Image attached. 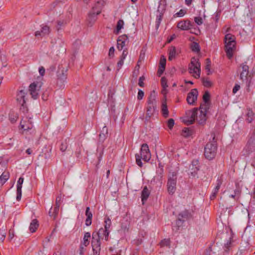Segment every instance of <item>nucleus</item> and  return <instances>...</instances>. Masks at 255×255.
I'll use <instances>...</instances> for the list:
<instances>
[{
	"mask_svg": "<svg viewBox=\"0 0 255 255\" xmlns=\"http://www.w3.org/2000/svg\"><path fill=\"white\" fill-rule=\"evenodd\" d=\"M104 223V228H101L98 232H94L92 234V236L99 239L105 238V240L107 241L109 240V235L110 232V228L111 226L112 222L109 217H107L105 219Z\"/></svg>",
	"mask_w": 255,
	"mask_h": 255,
	"instance_id": "1",
	"label": "nucleus"
},
{
	"mask_svg": "<svg viewBox=\"0 0 255 255\" xmlns=\"http://www.w3.org/2000/svg\"><path fill=\"white\" fill-rule=\"evenodd\" d=\"M174 125V121L173 119H170L167 122V126L168 128L171 129Z\"/></svg>",
	"mask_w": 255,
	"mask_h": 255,
	"instance_id": "50",
	"label": "nucleus"
},
{
	"mask_svg": "<svg viewBox=\"0 0 255 255\" xmlns=\"http://www.w3.org/2000/svg\"><path fill=\"white\" fill-rule=\"evenodd\" d=\"M50 28L47 25H44L42 27L40 31H36L35 32V36H44L46 34H48L50 32Z\"/></svg>",
	"mask_w": 255,
	"mask_h": 255,
	"instance_id": "22",
	"label": "nucleus"
},
{
	"mask_svg": "<svg viewBox=\"0 0 255 255\" xmlns=\"http://www.w3.org/2000/svg\"><path fill=\"white\" fill-rule=\"evenodd\" d=\"M124 60L120 58V60L117 63V70L119 71L122 68V66L124 64Z\"/></svg>",
	"mask_w": 255,
	"mask_h": 255,
	"instance_id": "56",
	"label": "nucleus"
},
{
	"mask_svg": "<svg viewBox=\"0 0 255 255\" xmlns=\"http://www.w3.org/2000/svg\"><path fill=\"white\" fill-rule=\"evenodd\" d=\"M161 113L162 116L166 118L169 116V111L166 102H163L161 106Z\"/></svg>",
	"mask_w": 255,
	"mask_h": 255,
	"instance_id": "30",
	"label": "nucleus"
},
{
	"mask_svg": "<svg viewBox=\"0 0 255 255\" xmlns=\"http://www.w3.org/2000/svg\"><path fill=\"white\" fill-rule=\"evenodd\" d=\"M53 211V210L52 207H51L49 211V215L51 218H53V219H55L57 217V215L55 214V213H54V212Z\"/></svg>",
	"mask_w": 255,
	"mask_h": 255,
	"instance_id": "60",
	"label": "nucleus"
},
{
	"mask_svg": "<svg viewBox=\"0 0 255 255\" xmlns=\"http://www.w3.org/2000/svg\"><path fill=\"white\" fill-rule=\"evenodd\" d=\"M62 202V196L61 195H59L56 199L55 205L60 206Z\"/></svg>",
	"mask_w": 255,
	"mask_h": 255,
	"instance_id": "51",
	"label": "nucleus"
},
{
	"mask_svg": "<svg viewBox=\"0 0 255 255\" xmlns=\"http://www.w3.org/2000/svg\"><path fill=\"white\" fill-rule=\"evenodd\" d=\"M57 76L58 78H60L62 80H66L67 79V75L63 71H62L61 73H59Z\"/></svg>",
	"mask_w": 255,
	"mask_h": 255,
	"instance_id": "53",
	"label": "nucleus"
},
{
	"mask_svg": "<svg viewBox=\"0 0 255 255\" xmlns=\"http://www.w3.org/2000/svg\"><path fill=\"white\" fill-rule=\"evenodd\" d=\"M128 54V51L127 49H125L123 50L122 54L120 58L123 59H124V60H125V59L126 58V57H127Z\"/></svg>",
	"mask_w": 255,
	"mask_h": 255,
	"instance_id": "63",
	"label": "nucleus"
},
{
	"mask_svg": "<svg viewBox=\"0 0 255 255\" xmlns=\"http://www.w3.org/2000/svg\"><path fill=\"white\" fill-rule=\"evenodd\" d=\"M42 86V83L38 82H34L29 86V91L32 98L35 100L39 97V92Z\"/></svg>",
	"mask_w": 255,
	"mask_h": 255,
	"instance_id": "9",
	"label": "nucleus"
},
{
	"mask_svg": "<svg viewBox=\"0 0 255 255\" xmlns=\"http://www.w3.org/2000/svg\"><path fill=\"white\" fill-rule=\"evenodd\" d=\"M193 130L190 128H184L182 131L181 135L185 137H187L192 134Z\"/></svg>",
	"mask_w": 255,
	"mask_h": 255,
	"instance_id": "33",
	"label": "nucleus"
},
{
	"mask_svg": "<svg viewBox=\"0 0 255 255\" xmlns=\"http://www.w3.org/2000/svg\"><path fill=\"white\" fill-rule=\"evenodd\" d=\"M107 0H97L94 5H96L98 8V12H100V9H102L103 6L106 4Z\"/></svg>",
	"mask_w": 255,
	"mask_h": 255,
	"instance_id": "37",
	"label": "nucleus"
},
{
	"mask_svg": "<svg viewBox=\"0 0 255 255\" xmlns=\"http://www.w3.org/2000/svg\"><path fill=\"white\" fill-rule=\"evenodd\" d=\"M193 24L188 19L181 20L177 23V27L182 30H187L193 26Z\"/></svg>",
	"mask_w": 255,
	"mask_h": 255,
	"instance_id": "15",
	"label": "nucleus"
},
{
	"mask_svg": "<svg viewBox=\"0 0 255 255\" xmlns=\"http://www.w3.org/2000/svg\"><path fill=\"white\" fill-rule=\"evenodd\" d=\"M128 37L126 34L120 36L117 39V48L119 50H122L128 41Z\"/></svg>",
	"mask_w": 255,
	"mask_h": 255,
	"instance_id": "16",
	"label": "nucleus"
},
{
	"mask_svg": "<svg viewBox=\"0 0 255 255\" xmlns=\"http://www.w3.org/2000/svg\"><path fill=\"white\" fill-rule=\"evenodd\" d=\"M194 21L198 25H200L203 23V19L201 17L198 16L194 17Z\"/></svg>",
	"mask_w": 255,
	"mask_h": 255,
	"instance_id": "52",
	"label": "nucleus"
},
{
	"mask_svg": "<svg viewBox=\"0 0 255 255\" xmlns=\"http://www.w3.org/2000/svg\"><path fill=\"white\" fill-rule=\"evenodd\" d=\"M166 9V4L164 0H160L159 2V5L157 8V12L158 14H163Z\"/></svg>",
	"mask_w": 255,
	"mask_h": 255,
	"instance_id": "28",
	"label": "nucleus"
},
{
	"mask_svg": "<svg viewBox=\"0 0 255 255\" xmlns=\"http://www.w3.org/2000/svg\"><path fill=\"white\" fill-rule=\"evenodd\" d=\"M24 180V178L22 177H20L17 183V190H16V200L17 201H19L21 199V195H22V185L23 184Z\"/></svg>",
	"mask_w": 255,
	"mask_h": 255,
	"instance_id": "17",
	"label": "nucleus"
},
{
	"mask_svg": "<svg viewBox=\"0 0 255 255\" xmlns=\"http://www.w3.org/2000/svg\"><path fill=\"white\" fill-rule=\"evenodd\" d=\"M115 48L114 47H111L109 49V56L110 58H113L114 56Z\"/></svg>",
	"mask_w": 255,
	"mask_h": 255,
	"instance_id": "57",
	"label": "nucleus"
},
{
	"mask_svg": "<svg viewBox=\"0 0 255 255\" xmlns=\"http://www.w3.org/2000/svg\"><path fill=\"white\" fill-rule=\"evenodd\" d=\"M20 110L23 113H27L28 112V108L27 107V105L26 104V103H20Z\"/></svg>",
	"mask_w": 255,
	"mask_h": 255,
	"instance_id": "45",
	"label": "nucleus"
},
{
	"mask_svg": "<svg viewBox=\"0 0 255 255\" xmlns=\"http://www.w3.org/2000/svg\"><path fill=\"white\" fill-rule=\"evenodd\" d=\"M195 114H196V112H193L192 114V115H191V118L193 119H191L190 120H189L187 122V125H191L193 123L195 119H194V117L195 116Z\"/></svg>",
	"mask_w": 255,
	"mask_h": 255,
	"instance_id": "61",
	"label": "nucleus"
},
{
	"mask_svg": "<svg viewBox=\"0 0 255 255\" xmlns=\"http://www.w3.org/2000/svg\"><path fill=\"white\" fill-rule=\"evenodd\" d=\"M160 65L159 67H160L162 69H165L166 66V58L162 56L160 60Z\"/></svg>",
	"mask_w": 255,
	"mask_h": 255,
	"instance_id": "46",
	"label": "nucleus"
},
{
	"mask_svg": "<svg viewBox=\"0 0 255 255\" xmlns=\"http://www.w3.org/2000/svg\"><path fill=\"white\" fill-rule=\"evenodd\" d=\"M211 62L210 59L207 58L206 59V69L210 71Z\"/></svg>",
	"mask_w": 255,
	"mask_h": 255,
	"instance_id": "62",
	"label": "nucleus"
},
{
	"mask_svg": "<svg viewBox=\"0 0 255 255\" xmlns=\"http://www.w3.org/2000/svg\"><path fill=\"white\" fill-rule=\"evenodd\" d=\"M230 240L227 241V242L225 244V248H226L225 251H228L229 250V249L232 244L231 238H230Z\"/></svg>",
	"mask_w": 255,
	"mask_h": 255,
	"instance_id": "54",
	"label": "nucleus"
},
{
	"mask_svg": "<svg viewBox=\"0 0 255 255\" xmlns=\"http://www.w3.org/2000/svg\"><path fill=\"white\" fill-rule=\"evenodd\" d=\"M255 114L251 109H247L246 121L248 123H251L254 120Z\"/></svg>",
	"mask_w": 255,
	"mask_h": 255,
	"instance_id": "26",
	"label": "nucleus"
},
{
	"mask_svg": "<svg viewBox=\"0 0 255 255\" xmlns=\"http://www.w3.org/2000/svg\"><path fill=\"white\" fill-rule=\"evenodd\" d=\"M85 215L87 217V218L85 220V225L87 226H89L92 224V220L93 218V214L91 211L90 208L89 207H87L86 209Z\"/></svg>",
	"mask_w": 255,
	"mask_h": 255,
	"instance_id": "20",
	"label": "nucleus"
},
{
	"mask_svg": "<svg viewBox=\"0 0 255 255\" xmlns=\"http://www.w3.org/2000/svg\"><path fill=\"white\" fill-rule=\"evenodd\" d=\"M192 216L191 212L187 210L181 212L178 214V219L176 222V227H174L173 230H175L174 228H176V230H178V228L181 227L184 222L191 219Z\"/></svg>",
	"mask_w": 255,
	"mask_h": 255,
	"instance_id": "6",
	"label": "nucleus"
},
{
	"mask_svg": "<svg viewBox=\"0 0 255 255\" xmlns=\"http://www.w3.org/2000/svg\"><path fill=\"white\" fill-rule=\"evenodd\" d=\"M236 41L235 36L230 33L227 34L225 36V43Z\"/></svg>",
	"mask_w": 255,
	"mask_h": 255,
	"instance_id": "36",
	"label": "nucleus"
},
{
	"mask_svg": "<svg viewBox=\"0 0 255 255\" xmlns=\"http://www.w3.org/2000/svg\"><path fill=\"white\" fill-rule=\"evenodd\" d=\"M167 80L165 77H163L161 79V84L164 90L166 89V88L168 87L167 85Z\"/></svg>",
	"mask_w": 255,
	"mask_h": 255,
	"instance_id": "47",
	"label": "nucleus"
},
{
	"mask_svg": "<svg viewBox=\"0 0 255 255\" xmlns=\"http://www.w3.org/2000/svg\"><path fill=\"white\" fill-rule=\"evenodd\" d=\"M244 155L249 156L252 153L255 152V135H253L249 139L244 150Z\"/></svg>",
	"mask_w": 255,
	"mask_h": 255,
	"instance_id": "7",
	"label": "nucleus"
},
{
	"mask_svg": "<svg viewBox=\"0 0 255 255\" xmlns=\"http://www.w3.org/2000/svg\"><path fill=\"white\" fill-rule=\"evenodd\" d=\"M20 126L21 128L24 130L30 129L32 128L33 127L31 122L29 120L25 121L22 120L20 122Z\"/></svg>",
	"mask_w": 255,
	"mask_h": 255,
	"instance_id": "23",
	"label": "nucleus"
},
{
	"mask_svg": "<svg viewBox=\"0 0 255 255\" xmlns=\"http://www.w3.org/2000/svg\"><path fill=\"white\" fill-rule=\"evenodd\" d=\"M136 159V163L140 167L142 166L141 159L145 161L148 162L151 158V153L150 152L149 147L146 143L142 144L139 153H136L135 155Z\"/></svg>",
	"mask_w": 255,
	"mask_h": 255,
	"instance_id": "2",
	"label": "nucleus"
},
{
	"mask_svg": "<svg viewBox=\"0 0 255 255\" xmlns=\"http://www.w3.org/2000/svg\"><path fill=\"white\" fill-rule=\"evenodd\" d=\"M176 48L174 46L170 47L168 49L169 57L168 60L171 61L176 56Z\"/></svg>",
	"mask_w": 255,
	"mask_h": 255,
	"instance_id": "31",
	"label": "nucleus"
},
{
	"mask_svg": "<svg viewBox=\"0 0 255 255\" xmlns=\"http://www.w3.org/2000/svg\"><path fill=\"white\" fill-rule=\"evenodd\" d=\"M240 89V86L238 84H236L233 88V93L236 94Z\"/></svg>",
	"mask_w": 255,
	"mask_h": 255,
	"instance_id": "64",
	"label": "nucleus"
},
{
	"mask_svg": "<svg viewBox=\"0 0 255 255\" xmlns=\"http://www.w3.org/2000/svg\"><path fill=\"white\" fill-rule=\"evenodd\" d=\"M91 245L94 255H100L101 243L100 239L92 236Z\"/></svg>",
	"mask_w": 255,
	"mask_h": 255,
	"instance_id": "11",
	"label": "nucleus"
},
{
	"mask_svg": "<svg viewBox=\"0 0 255 255\" xmlns=\"http://www.w3.org/2000/svg\"><path fill=\"white\" fill-rule=\"evenodd\" d=\"M201 64L199 62V60L195 57L191 59L190 63L189 64L188 70L190 73L195 74L194 75L195 78H199L200 76Z\"/></svg>",
	"mask_w": 255,
	"mask_h": 255,
	"instance_id": "4",
	"label": "nucleus"
},
{
	"mask_svg": "<svg viewBox=\"0 0 255 255\" xmlns=\"http://www.w3.org/2000/svg\"><path fill=\"white\" fill-rule=\"evenodd\" d=\"M65 82L66 80H62L60 78H57V85L59 88H63L64 87Z\"/></svg>",
	"mask_w": 255,
	"mask_h": 255,
	"instance_id": "43",
	"label": "nucleus"
},
{
	"mask_svg": "<svg viewBox=\"0 0 255 255\" xmlns=\"http://www.w3.org/2000/svg\"><path fill=\"white\" fill-rule=\"evenodd\" d=\"M144 96V92L141 90H138V94H137V99L138 100H141L142 99Z\"/></svg>",
	"mask_w": 255,
	"mask_h": 255,
	"instance_id": "59",
	"label": "nucleus"
},
{
	"mask_svg": "<svg viewBox=\"0 0 255 255\" xmlns=\"http://www.w3.org/2000/svg\"><path fill=\"white\" fill-rule=\"evenodd\" d=\"M145 80V77L142 76H141L139 77V80H138V85L140 86V87H143L144 86V83H143V81Z\"/></svg>",
	"mask_w": 255,
	"mask_h": 255,
	"instance_id": "58",
	"label": "nucleus"
},
{
	"mask_svg": "<svg viewBox=\"0 0 255 255\" xmlns=\"http://www.w3.org/2000/svg\"><path fill=\"white\" fill-rule=\"evenodd\" d=\"M6 235V230L5 229H0V241H1L2 242H3V241L5 239Z\"/></svg>",
	"mask_w": 255,
	"mask_h": 255,
	"instance_id": "42",
	"label": "nucleus"
},
{
	"mask_svg": "<svg viewBox=\"0 0 255 255\" xmlns=\"http://www.w3.org/2000/svg\"><path fill=\"white\" fill-rule=\"evenodd\" d=\"M191 50L195 52H198L200 50L199 44L196 42H193L191 44Z\"/></svg>",
	"mask_w": 255,
	"mask_h": 255,
	"instance_id": "40",
	"label": "nucleus"
},
{
	"mask_svg": "<svg viewBox=\"0 0 255 255\" xmlns=\"http://www.w3.org/2000/svg\"><path fill=\"white\" fill-rule=\"evenodd\" d=\"M91 238V234L89 232L85 233L83 238V242L82 243V245L85 247H87L89 245V240Z\"/></svg>",
	"mask_w": 255,
	"mask_h": 255,
	"instance_id": "32",
	"label": "nucleus"
},
{
	"mask_svg": "<svg viewBox=\"0 0 255 255\" xmlns=\"http://www.w3.org/2000/svg\"><path fill=\"white\" fill-rule=\"evenodd\" d=\"M147 104L145 120L149 121L154 114L158 112V110H157V104H153V103H147Z\"/></svg>",
	"mask_w": 255,
	"mask_h": 255,
	"instance_id": "10",
	"label": "nucleus"
},
{
	"mask_svg": "<svg viewBox=\"0 0 255 255\" xmlns=\"http://www.w3.org/2000/svg\"><path fill=\"white\" fill-rule=\"evenodd\" d=\"M240 67L242 68V71L240 74V79L243 81L247 80L249 73V67L247 65L244 63L241 64Z\"/></svg>",
	"mask_w": 255,
	"mask_h": 255,
	"instance_id": "18",
	"label": "nucleus"
},
{
	"mask_svg": "<svg viewBox=\"0 0 255 255\" xmlns=\"http://www.w3.org/2000/svg\"><path fill=\"white\" fill-rule=\"evenodd\" d=\"M199 161L198 160H193L192 162L191 165L190 166V168H191L192 169H194V172L196 173V172L199 170V166H198Z\"/></svg>",
	"mask_w": 255,
	"mask_h": 255,
	"instance_id": "39",
	"label": "nucleus"
},
{
	"mask_svg": "<svg viewBox=\"0 0 255 255\" xmlns=\"http://www.w3.org/2000/svg\"><path fill=\"white\" fill-rule=\"evenodd\" d=\"M214 137L213 141L207 143L204 148L205 157L209 160L213 159L217 153V144L216 141H214Z\"/></svg>",
	"mask_w": 255,
	"mask_h": 255,
	"instance_id": "3",
	"label": "nucleus"
},
{
	"mask_svg": "<svg viewBox=\"0 0 255 255\" xmlns=\"http://www.w3.org/2000/svg\"><path fill=\"white\" fill-rule=\"evenodd\" d=\"M108 134V130L106 126H104L99 134V139L101 141H104L107 137Z\"/></svg>",
	"mask_w": 255,
	"mask_h": 255,
	"instance_id": "25",
	"label": "nucleus"
},
{
	"mask_svg": "<svg viewBox=\"0 0 255 255\" xmlns=\"http://www.w3.org/2000/svg\"><path fill=\"white\" fill-rule=\"evenodd\" d=\"M186 11L185 10H184V9H180L179 10V11H178V12L176 13L174 15V17H182L186 13Z\"/></svg>",
	"mask_w": 255,
	"mask_h": 255,
	"instance_id": "48",
	"label": "nucleus"
},
{
	"mask_svg": "<svg viewBox=\"0 0 255 255\" xmlns=\"http://www.w3.org/2000/svg\"><path fill=\"white\" fill-rule=\"evenodd\" d=\"M236 41L225 43L226 55L229 59L233 57V51L236 49Z\"/></svg>",
	"mask_w": 255,
	"mask_h": 255,
	"instance_id": "13",
	"label": "nucleus"
},
{
	"mask_svg": "<svg viewBox=\"0 0 255 255\" xmlns=\"http://www.w3.org/2000/svg\"><path fill=\"white\" fill-rule=\"evenodd\" d=\"M156 93L154 91L151 92L150 95L149 96L147 100V103H152L153 104H157V101H156Z\"/></svg>",
	"mask_w": 255,
	"mask_h": 255,
	"instance_id": "34",
	"label": "nucleus"
},
{
	"mask_svg": "<svg viewBox=\"0 0 255 255\" xmlns=\"http://www.w3.org/2000/svg\"><path fill=\"white\" fill-rule=\"evenodd\" d=\"M14 236V230L13 229H10L9 230L8 240L10 241L13 238Z\"/></svg>",
	"mask_w": 255,
	"mask_h": 255,
	"instance_id": "55",
	"label": "nucleus"
},
{
	"mask_svg": "<svg viewBox=\"0 0 255 255\" xmlns=\"http://www.w3.org/2000/svg\"><path fill=\"white\" fill-rule=\"evenodd\" d=\"M67 146H68V144H67V141L66 140L62 141L60 146V150L62 152H64L66 151V150L67 148Z\"/></svg>",
	"mask_w": 255,
	"mask_h": 255,
	"instance_id": "44",
	"label": "nucleus"
},
{
	"mask_svg": "<svg viewBox=\"0 0 255 255\" xmlns=\"http://www.w3.org/2000/svg\"><path fill=\"white\" fill-rule=\"evenodd\" d=\"M9 174L8 172L4 171L0 176V184L3 185L9 179Z\"/></svg>",
	"mask_w": 255,
	"mask_h": 255,
	"instance_id": "29",
	"label": "nucleus"
},
{
	"mask_svg": "<svg viewBox=\"0 0 255 255\" xmlns=\"http://www.w3.org/2000/svg\"><path fill=\"white\" fill-rule=\"evenodd\" d=\"M177 173L173 172L168 175L167 182V188L168 193L173 195L176 190Z\"/></svg>",
	"mask_w": 255,
	"mask_h": 255,
	"instance_id": "5",
	"label": "nucleus"
},
{
	"mask_svg": "<svg viewBox=\"0 0 255 255\" xmlns=\"http://www.w3.org/2000/svg\"><path fill=\"white\" fill-rule=\"evenodd\" d=\"M222 184V181L220 179H218L217 180V185L215 188L214 189L213 191L210 196V199L214 200L216 196L217 193L219 192V190L221 187V184Z\"/></svg>",
	"mask_w": 255,
	"mask_h": 255,
	"instance_id": "21",
	"label": "nucleus"
},
{
	"mask_svg": "<svg viewBox=\"0 0 255 255\" xmlns=\"http://www.w3.org/2000/svg\"><path fill=\"white\" fill-rule=\"evenodd\" d=\"M39 226L38 221L37 219L32 220L29 226V230L31 232L34 233L37 229Z\"/></svg>",
	"mask_w": 255,
	"mask_h": 255,
	"instance_id": "27",
	"label": "nucleus"
},
{
	"mask_svg": "<svg viewBox=\"0 0 255 255\" xmlns=\"http://www.w3.org/2000/svg\"><path fill=\"white\" fill-rule=\"evenodd\" d=\"M149 195L150 191L148 190L147 187L146 186H145L141 192V201L142 202L143 204L147 200Z\"/></svg>",
	"mask_w": 255,
	"mask_h": 255,
	"instance_id": "24",
	"label": "nucleus"
},
{
	"mask_svg": "<svg viewBox=\"0 0 255 255\" xmlns=\"http://www.w3.org/2000/svg\"><path fill=\"white\" fill-rule=\"evenodd\" d=\"M210 99V94L208 91H206L203 96V100L204 103L200 105L201 113L203 114L205 118L206 115V112L209 109V102Z\"/></svg>",
	"mask_w": 255,
	"mask_h": 255,
	"instance_id": "8",
	"label": "nucleus"
},
{
	"mask_svg": "<svg viewBox=\"0 0 255 255\" xmlns=\"http://www.w3.org/2000/svg\"><path fill=\"white\" fill-rule=\"evenodd\" d=\"M101 9H100V12H99L98 8L97 7L96 5H94L92 7L91 11L89 13L88 20L89 23L92 25L97 19V16L101 12Z\"/></svg>",
	"mask_w": 255,
	"mask_h": 255,
	"instance_id": "12",
	"label": "nucleus"
},
{
	"mask_svg": "<svg viewBox=\"0 0 255 255\" xmlns=\"http://www.w3.org/2000/svg\"><path fill=\"white\" fill-rule=\"evenodd\" d=\"M26 94L24 90H20L18 91L16 95V100L19 104L26 103L25 96Z\"/></svg>",
	"mask_w": 255,
	"mask_h": 255,
	"instance_id": "19",
	"label": "nucleus"
},
{
	"mask_svg": "<svg viewBox=\"0 0 255 255\" xmlns=\"http://www.w3.org/2000/svg\"><path fill=\"white\" fill-rule=\"evenodd\" d=\"M198 95V91L196 89H193L188 94L186 100L190 105H193L197 99Z\"/></svg>",
	"mask_w": 255,
	"mask_h": 255,
	"instance_id": "14",
	"label": "nucleus"
},
{
	"mask_svg": "<svg viewBox=\"0 0 255 255\" xmlns=\"http://www.w3.org/2000/svg\"><path fill=\"white\" fill-rule=\"evenodd\" d=\"M160 244V246L161 247L169 246H170V240L168 239H164L163 240H162Z\"/></svg>",
	"mask_w": 255,
	"mask_h": 255,
	"instance_id": "49",
	"label": "nucleus"
},
{
	"mask_svg": "<svg viewBox=\"0 0 255 255\" xmlns=\"http://www.w3.org/2000/svg\"><path fill=\"white\" fill-rule=\"evenodd\" d=\"M203 85L207 88L212 86L213 83L209 80L208 78H203L202 79Z\"/></svg>",
	"mask_w": 255,
	"mask_h": 255,
	"instance_id": "38",
	"label": "nucleus"
},
{
	"mask_svg": "<svg viewBox=\"0 0 255 255\" xmlns=\"http://www.w3.org/2000/svg\"><path fill=\"white\" fill-rule=\"evenodd\" d=\"M124 24V22L123 20L120 19L118 20L116 26V29H115L114 32L115 34H118L119 33L121 29L123 28Z\"/></svg>",
	"mask_w": 255,
	"mask_h": 255,
	"instance_id": "35",
	"label": "nucleus"
},
{
	"mask_svg": "<svg viewBox=\"0 0 255 255\" xmlns=\"http://www.w3.org/2000/svg\"><path fill=\"white\" fill-rule=\"evenodd\" d=\"M163 14H158L157 15L155 22L156 28H158L160 25L161 21L162 20Z\"/></svg>",
	"mask_w": 255,
	"mask_h": 255,
	"instance_id": "41",
	"label": "nucleus"
}]
</instances>
